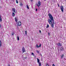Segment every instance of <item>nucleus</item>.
Segmentation results:
<instances>
[{"label": "nucleus", "mask_w": 66, "mask_h": 66, "mask_svg": "<svg viewBox=\"0 0 66 66\" xmlns=\"http://www.w3.org/2000/svg\"><path fill=\"white\" fill-rule=\"evenodd\" d=\"M49 16L50 19L48 20V22L50 24H51V26L52 28H54L53 24H54V20L53 17L51 14L49 13L48 14Z\"/></svg>", "instance_id": "nucleus-1"}, {"label": "nucleus", "mask_w": 66, "mask_h": 66, "mask_svg": "<svg viewBox=\"0 0 66 66\" xmlns=\"http://www.w3.org/2000/svg\"><path fill=\"white\" fill-rule=\"evenodd\" d=\"M37 62L39 64V66H41V63L39 62V60L37 58Z\"/></svg>", "instance_id": "nucleus-2"}, {"label": "nucleus", "mask_w": 66, "mask_h": 66, "mask_svg": "<svg viewBox=\"0 0 66 66\" xmlns=\"http://www.w3.org/2000/svg\"><path fill=\"white\" fill-rule=\"evenodd\" d=\"M36 5L38 7H39L41 5V3L39 1L38 2V4H37Z\"/></svg>", "instance_id": "nucleus-3"}, {"label": "nucleus", "mask_w": 66, "mask_h": 66, "mask_svg": "<svg viewBox=\"0 0 66 66\" xmlns=\"http://www.w3.org/2000/svg\"><path fill=\"white\" fill-rule=\"evenodd\" d=\"M22 50L23 53H24V52H26V50H25V49H24V47L23 46L22 47Z\"/></svg>", "instance_id": "nucleus-4"}, {"label": "nucleus", "mask_w": 66, "mask_h": 66, "mask_svg": "<svg viewBox=\"0 0 66 66\" xmlns=\"http://www.w3.org/2000/svg\"><path fill=\"white\" fill-rule=\"evenodd\" d=\"M18 26H21V23L20 21H19L18 22Z\"/></svg>", "instance_id": "nucleus-5"}, {"label": "nucleus", "mask_w": 66, "mask_h": 66, "mask_svg": "<svg viewBox=\"0 0 66 66\" xmlns=\"http://www.w3.org/2000/svg\"><path fill=\"white\" fill-rule=\"evenodd\" d=\"M60 9L61 10V11L63 12H64V11H63V9H64V8H63V6L62 5L60 7Z\"/></svg>", "instance_id": "nucleus-6"}, {"label": "nucleus", "mask_w": 66, "mask_h": 66, "mask_svg": "<svg viewBox=\"0 0 66 66\" xmlns=\"http://www.w3.org/2000/svg\"><path fill=\"white\" fill-rule=\"evenodd\" d=\"M57 46H62V44H61L60 43H58L57 44Z\"/></svg>", "instance_id": "nucleus-7"}, {"label": "nucleus", "mask_w": 66, "mask_h": 66, "mask_svg": "<svg viewBox=\"0 0 66 66\" xmlns=\"http://www.w3.org/2000/svg\"><path fill=\"white\" fill-rule=\"evenodd\" d=\"M36 47L37 48H40V47H41V44H40L39 45V46H38V45H37L36 46Z\"/></svg>", "instance_id": "nucleus-8"}, {"label": "nucleus", "mask_w": 66, "mask_h": 66, "mask_svg": "<svg viewBox=\"0 0 66 66\" xmlns=\"http://www.w3.org/2000/svg\"><path fill=\"white\" fill-rule=\"evenodd\" d=\"M12 10L13 12L15 13V8H12Z\"/></svg>", "instance_id": "nucleus-9"}, {"label": "nucleus", "mask_w": 66, "mask_h": 66, "mask_svg": "<svg viewBox=\"0 0 66 66\" xmlns=\"http://www.w3.org/2000/svg\"><path fill=\"white\" fill-rule=\"evenodd\" d=\"M64 55L63 54L61 56V59H63V58H64Z\"/></svg>", "instance_id": "nucleus-10"}, {"label": "nucleus", "mask_w": 66, "mask_h": 66, "mask_svg": "<svg viewBox=\"0 0 66 66\" xmlns=\"http://www.w3.org/2000/svg\"><path fill=\"white\" fill-rule=\"evenodd\" d=\"M63 50H64V49H63V47H61V48L60 51H63Z\"/></svg>", "instance_id": "nucleus-11"}, {"label": "nucleus", "mask_w": 66, "mask_h": 66, "mask_svg": "<svg viewBox=\"0 0 66 66\" xmlns=\"http://www.w3.org/2000/svg\"><path fill=\"white\" fill-rule=\"evenodd\" d=\"M15 22H17L18 20H17V19L16 18H15Z\"/></svg>", "instance_id": "nucleus-12"}, {"label": "nucleus", "mask_w": 66, "mask_h": 66, "mask_svg": "<svg viewBox=\"0 0 66 66\" xmlns=\"http://www.w3.org/2000/svg\"><path fill=\"white\" fill-rule=\"evenodd\" d=\"M12 16H13V17H14V16H15V13L14 12H13L12 13Z\"/></svg>", "instance_id": "nucleus-13"}, {"label": "nucleus", "mask_w": 66, "mask_h": 66, "mask_svg": "<svg viewBox=\"0 0 66 66\" xmlns=\"http://www.w3.org/2000/svg\"><path fill=\"white\" fill-rule=\"evenodd\" d=\"M1 41L0 40V47H1Z\"/></svg>", "instance_id": "nucleus-14"}, {"label": "nucleus", "mask_w": 66, "mask_h": 66, "mask_svg": "<svg viewBox=\"0 0 66 66\" xmlns=\"http://www.w3.org/2000/svg\"><path fill=\"white\" fill-rule=\"evenodd\" d=\"M25 34H26V35H27V31L26 30L25 31Z\"/></svg>", "instance_id": "nucleus-15"}, {"label": "nucleus", "mask_w": 66, "mask_h": 66, "mask_svg": "<svg viewBox=\"0 0 66 66\" xmlns=\"http://www.w3.org/2000/svg\"><path fill=\"white\" fill-rule=\"evenodd\" d=\"M27 8L28 9V10L29 9V6H28V5H27Z\"/></svg>", "instance_id": "nucleus-16"}, {"label": "nucleus", "mask_w": 66, "mask_h": 66, "mask_svg": "<svg viewBox=\"0 0 66 66\" xmlns=\"http://www.w3.org/2000/svg\"><path fill=\"white\" fill-rule=\"evenodd\" d=\"M49 25L48 24H47V26L46 27L47 28H49Z\"/></svg>", "instance_id": "nucleus-17"}, {"label": "nucleus", "mask_w": 66, "mask_h": 66, "mask_svg": "<svg viewBox=\"0 0 66 66\" xmlns=\"http://www.w3.org/2000/svg\"><path fill=\"white\" fill-rule=\"evenodd\" d=\"M12 35L13 36L14 35V32H12Z\"/></svg>", "instance_id": "nucleus-18"}, {"label": "nucleus", "mask_w": 66, "mask_h": 66, "mask_svg": "<svg viewBox=\"0 0 66 66\" xmlns=\"http://www.w3.org/2000/svg\"><path fill=\"white\" fill-rule=\"evenodd\" d=\"M17 37L18 40H19V37Z\"/></svg>", "instance_id": "nucleus-19"}, {"label": "nucleus", "mask_w": 66, "mask_h": 66, "mask_svg": "<svg viewBox=\"0 0 66 66\" xmlns=\"http://www.w3.org/2000/svg\"><path fill=\"white\" fill-rule=\"evenodd\" d=\"M34 53H31V55H33L34 56Z\"/></svg>", "instance_id": "nucleus-20"}, {"label": "nucleus", "mask_w": 66, "mask_h": 66, "mask_svg": "<svg viewBox=\"0 0 66 66\" xmlns=\"http://www.w3.org/2000/svg\"><path fill=\"white\" fill-rule=\"evenodd\" d=\"M20 5L21 6H22V3H20Z\"/></svg>", "instance_id": "nucleus-21"}, {"label": "nucleus", "mask_w": 66, "mask_h": 66, "mask_svg": "<svg viewBox=\"0 0 66 66\" xmlns=\"http://www.w3.org/2000/svg\"><path fill=\"white\" fill-rule=\"evenodd\" d=\"M46 66H49V65H48V63H47V64H46Z\"/></svg>", "instance_id": "nucleus-22"}, {"label": "nucleus", "mask_w": 66, "mask_h": 66, "mask_svg": "<svg viewBox=\"0 0 66 66\" xmlns=\"http://www.w3.org/2000/svg\"><path fill=\"white\" fill-rule=\"evenodd\" d=\"M16 3H18V1H17V0H16Z\"/></svg>", "instance_id": "nucleus-23"}, {"label": "nucleus", "mask_w": 66, "mask_h": 66, "mask_svg": "<svg viewBox=\"0 0 66 66\" xmlns=\"http://www.w3.org/2000/svg\"><path fill=\"white\" fill-rule=\"evenodd\" d=\"M24 59H27V57H24Z\"/></svg>", "instance_id": "nucleus-24"}, {"label": "nucleus", "mask_w": 66, "mask_h": 66, "mask_svg": "<svg viewBox=\"0 0 66 66\" xmlns=\"http://www.w3.org/2000/svg\"><path fill=\"white\" fill-rule=\"evenodd\" d=\"M36 52L37 53H39V51H37Z\"/></svg>", "instance_id": "nucleus-25"}, {"label": "nucleus", "mask_w": 66, "mask_h": 66, "mask_svg": "<svg viewBox=\"0 0 66 66\" xmlns=\"http://www.w3.org/2000/svg\"><path fill=\"white\" fill-rule=\"evenodd\" d=\"M39 33H41V31L40 30H39Z\"/></svg>", "instance_id": "nucleus-26"}, {"label": "nucleus", "mask_w": 66, "mask_h": 66, "mask_svg": "<svg viewBox=\"0 0 66 66\" xmlns=\"http://www.w3.org/2000/svg\"><path fill=\"white\" fill-rule=\"evenodd\" d=\"M7 66H10V64H7Z\"/></svg>", "instance_id": "nucleus-27"}, {"label": "nucleus", "mask_w": 66, "mask_h": 66, "mask_svg": "<svg viewBox=\"0 0 66 66\" xmlns=\"http://www.w3.org/2000/svg\"><path fill=\"white\" fill-rule=\"evenodd\" d=\"M36 11L37 12V9H36Z\"/></svg>", "instance_id": "nucleus-28"}, {"label": "nucleus", "mask_w": 66, "mask_h": 66, "mask_svg": "<svg viewBox=\"0 0 66 66\" xmlns=\"http://www.w3.org/2000/svg\"><path fill=\"white\" fill-rule=\"evenodd\" d=\"M30 1L31 2H32V1H33V0H30Z\"/></svg>", "instance_id": "nucleus-29"}, {"label": "nucleus", "mask_w": 66, "mask_h": 66, "mask_svg": "<svg viewBox=\"0 0 66 66\" xmlns=\"http://www.w3.org/2000/svg\"><path fill=\"white\" fill-rule=\"evenodd\" d=\"M53 66H55V65H54V64H53Z\"/></svg>", "instance_id": "nucleus-30"}, {"label": "nucleus", "mask_w": 66, "mask_h": 66, "mask_svg": "<svg viewBox=\"0 0 66 66\" xmlns=\"http://www.w3.org/2000/svg\"><path fill=\"white\" fill-rule=\"evenodd\" d=\"M48 35H50V33H48Z\"/></svg>", "instance_id": "nucleus-31"}, {"label": "nucleus", "mask_w": 66, "mask_h": 66, "mask_svg": "<svg viewBox=\"0 0 66 66\" xmlns=\"http://www.w3.org/2000/svg\"><path fill=\"white\" fill-rule=\"evenodd\" d=\"M58 7H60V6H59V4H58Z\"/></svg>", "instance_id": "nucleus-32"}, {"label": "nucleus", "mask_w": 66, "mask_h": 66, "mask_svg": "<svg viewBox=\"0 0 66 66\" xmlns=\"http://www.w3.org/2000/svg\"><path fill=\"white\" fill-rule=\"evenodd\" d=\"M0 28H1V24H0Z\"/></svg>", "instance_id": "nucleus-33"}, {"label": "nucleus", "mask_w": 66, "mask_h": 66, "mask_svg": "<svg viewBox=\"0 0 66 66\" xmlns=\"http://www.w3.org/2000/svg\"><path fill=\"white\" fill-rule=\"evenodd\" d=\"M7 1H9V0H6Z\"/></svg>", "instance_id": "nucleus-34"}, {"label": "nucleus", "mask_w": 66, "mask_h": 66, "mask_svg": "<svg viewBox=\"0 0 66 66\" xmlns=\"http://www.w3.org/2000/svg\"><path fill=\"white\" fill-rule=\"evenodd\" d=\"M44 1H46V0H44Z\"/></svg>", "instance_id": "nucleus-35"}, {"label": "nucleus", "mask_w": 66, "mask_h": 66, "mask_svg": "<svg viewBox=\"0 0 66 66\" xmlns=\"http://www.w3.org/2000/svg\"><path fill=\"white\" fill-rule=\"evenodd\" d=\"M0 1H1V0H0Z\"/></svg>", "instance_id": "nucleus-36"}]
</instances>
